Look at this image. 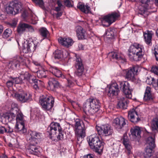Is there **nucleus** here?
Here are the masks:
<instances>
[{"label":"nucleus","instance_id":"nucleus-19","mask_svg":"<svg viewBox=\"0 0 158 158\" xmlns=\"http://www.w3.org/2000/svg\"><path fill=\"white\" fill-rule=\"evenodd\" d=\"M119 91L118 85L116 83H113L110 86L107 95L110 97L116 95L118 94V92Z\"/></svg>","mask_w":158,"mask_h":158},{"label":"nucleus","instance_id":"nucleus-24","mask_svg":"<svg viewBox=\"0 0 158 158\" xmlns=\"http://www.w3.org/2000/svg\"><path fill=\"white\" fill-rule=\"evenodd\" d=\"M123 144L124 145L125 148L127 149V153L130 154L131 153L130 151L131 147L129 143V141L128 138L127 134H124L123 137L122 139Z\"/></svg>","mask_w":158,"mask_h":158},{"label":"nucleus","instance_id":"nucleus-54","mask_svg":"<svg viewBox=\"0 0 158 158\" xmlns=\"http://www.w3.org/2000/svg\"><path fill=\"white\" fill-rule=\"evenodd\" d=\"M17 23V21L15 20H13L9 24L11 27H16Z\"/></svg>","mask_w":158,"mask_h":158},{"label":"nucleus","instance_id":"nucleus-48","mask_svg":"<svg viewBox=\"0 0 158 158\" xmlns=\"http://www.w3.org/2000/svg\"><path fill=\"white\" fill-rule=\"evenodd\" d=\"M144 100L146 101H151L153 100L152 96L151 94H144Z\"/></svg>","mask_w":158,"mask_h":158},{"label":"nucleus","instance_id":"nucleus-8","mask_svg":"<svg viewBox=\"0 0 158 158\" xmlns=\"http://www.w3.org/2000/svg\"><path fill=\"white\" fill-rule=\"evenodd\" d=\"M41 104L45 110H49L53 106L54 99L52 97L48 96L41 100Z\"/></svg>","mask_w":158,"mask_h":158},{"label":"nucleus","instance_id":"nucleus-62","mask_svg":"<svg viewBox=\"0 0 158 158\" xmlns=\"http://www.w3.org/2000/svg\"><path fill=\"white\" fill-rule=\"evenodd\" d=\"M154 54H158V46H156L154 49Z\"/></svg>","mask_w":158,"mask_h":158},{"label":"nucleus","instance_id":"nucleus-51","mask_svg":"<svg viewBox=\"0 0 158 158\" xmlns=\"http://www.w3.org/2000/svg\"><path fill=\"white\" fill-rule=\"evenodd\" d=\"M153 87L155 89L157 90L158 89V78L156 80L154 79V81H153V82L151 84Z\"/></svg>","mask_w":158,"mask_h":158},{"label":"nucleus","instance_id":"nucleus-10","mask_svg":"<svg viewBox=\"0 0 158 158\" xmlns=\"http://www.w3.org/2000/svg\"><path fill=\"white\" fill-rule=\"evenodd\" d=\"M121 89L123 90V93L127 98H131L132 90L130 89L129 84L127 82H119Z\"/></svg>","mask_w":158,"mask_h":158},{"label":"nucleus","instance_id":"nucleus-57","mask_svg":"<svg viewBox=\"0 0 158 158\" xmlns=\"http://www.w3.org/2000/svg\"><path fill=\"white\" fill-rule=\"evenodd\" d=\"M81 158H94V155L91 154H88L86 155L81 157Z\"/></svg>","mask_w":158,"mask_h":158},{"label":"nucleus","instance_id":"nucleus-13","mask_svg":"<svg viewBox=\"0 0 158 158\" xmlns=\"http://www.w3.org/2000/svg\"><path fill=\"white\" fill-rule=\"evenodd\" d=\"M76 58L75 67L77 70L75 73L77 76L80 77L84 74V68L81 58Z\"/></svg>","mask_w":158,"mask_h":158},{"label":"nucleus","instance_id":"nucleus-28","mask_svg":"<svg viewBox=\"0 0 158 158\" xmlns=\"http://www.w3.org/2000/svg\"><path fill=\"white\" fill-rule=\"evenodd\" d=\"M40 35L43 37V39H48L50 36V34L47 29L45 27H41L39 29Z\"/></svg>","mask_w":158,"mask_h":158},{"label":"nucleus","instance_id":"nucleus-4","mask_svg":"<svg viewBox=\"0 0 158 158\" xmlns=\"http://www.w3.org/2000/svg\"><path fill=\"white\" fill-rule=\"evenodd\" d=\"M143 46L137 43L131 45L128 50V56L131 60L139 61L144 54Z\"/></svg>","mask_w":158,"mask_h":158},{"label":"nucleus","instance_id":"nucleus-44","mask_svg":"<svg viewBox=\"0 0 158 158\" xmlns=\"http://www.w3.org/2000/svg\"><path fill=\"white\" fill-rule=\"evenodd\" d=\"M54 54L55 59H59L63 57L62 52L60 50L56 51Z\"/></svg>","mask_w":158,"mask_h":158},{"label":"nucleus","instance_id":"nucleus-64","mask_svg":"<svg viewBox=\"0 0 158 158\" xmlns=\"http://www.w3.org/2000/svg\"><path fill=\"white\" fill-rule=\"evenodd\" d=\"M78 47L79 48V50H83L84 48H83V45L81 43H80L78 44Z\"/></svg>","mask_w":158,"mask_h":158},{"label":"nucleus","instance_id":"nucleus-45","mask_svg":"<svg viewBox=\"0 0 158 158\" xmlns=\"http://www.w3.org/2000/svg\"><path fill=\"white\" fill-rule=\"evenodd\" d=\"M75 129H79V127H80L82 128H84L83 123V122L79 120H77L75 124Z\"/></svg>","mask_w":158,"mask_h":158},{"label":"nucleus","instance_id":"nucleus-60","mask_svg":"<svg viewBox=\"0 0 158 158\" xmlns=\"http://www.w3.org/2000/svg\"><path fill=\"white\" fill-rule=\"evenodd\" d=\"M27 27H26V28L28 29L29 31L31 32H33L34 31V29L31 26L27 24Z\"/></svg>","mask_w":158,"mask_h":158},{"label":"nucleus","instance_id":"nucleus-30","mask_svg":"<svg viewBox=\"0 0 158 158\" xmlns=\"http://www.w3.org/2000/svg\"><path fill=\"white\" fill-rule=\"evenodd\" d=\"M31 82V83L33 84L34 88L36 90L39 89L43 84V83L41 81L36 79L35 77Z\"/></svg>","mask_w":158,"mask_h":158},{"label":"nucleus","instance_id":"nucleus-47","mask_svg":"<svg viewBox=\"0 0 158 158\" xmlns=\"http://www.w3.org/2000/svg\"><path fill=\"white\" fill-rule=\"evenodd\" d=\"M37 76L38 77L41 78L46 77L45 72L43 70H40L37 72Z\"/></svg>","mask_w":158,"mask_h":158},{"label":"nucleus","instance_id":"nucleus-3","mask_svg":"<svg viewBox=\"0 0 158 158\" xmlns=\"http://www.w3.org/2000/svg\"><path fill=\"white\" fill-rule=\"evenodd\" d=\"M47 130L50 135V137L52 140L55 139L56 137L58 140H62L64 138L65 133L62 130L60 124L58 123H52L48 127Z\"/></svg>","mask_w":158,"mask_h":158},{"label":"nucleus","instance_id":"nucleus-29","mask_svg":"<svg viewBox=\"0 0 158 158\" xmlns=\"http://www.w3.org/2000/svg\"><path fill=\"white\" fill-rule=\"evenodd\" d=\"M154 148H152L149 146H147L143 153V156L145 158H149L152 155L153 152V149Z\"/></svg>","mask_w":158,"mask_h":158},{"label":"nucleus","instance_id":"nucleus-58","mask_svg":"<svg viewBox=\"0 0 158 158\" xmlns=\"http://www.w3.org/2000/svg\"><path fill=\"white\" fill-rule=\"evenodd\" d=\"M144 94H151V88L149 86H147Z\"/></svg>","mask_w":158,"mask_h":158},{"label":"nucleus","instance_id":"nucleus-37","mask_svg":"<svg viewBox=\"0 0 158 158\" xmlns=\"http://www.w3.org/2000/svg\"><path fill=\"white\" fill-rule=\"evenodd\" d=\"M16 120L17 123L24 122L23 115L20 110L16 113Z\"/></svg>","mask_w":158,"mask_h":158},{"label":"nucleus","instance_id":"nucleus-63","mask_svg":"<svg viewBox=\"0 0 158 158\" xmlns=\"http://www.w3.org/2000/svg\"><path fill=\"white\" fill-rule=\"evenodd\" d=\"M68 84L67 86L69 87H70L73 85V82L70 80H68Z\"/></svg>","mask_w":158,"mask_h":158},{"label":"nucleus","instance_id":"nucleus-41","mask_svg":"<svg viewBox=\"0 0 158 158\" xmlns=\"http://www.w3.org/2000/svg\"><path fill=\"white\" fill-rule=\"evenodd\" d=\"M15 112H12L7 114L5 116V119L8 120L9 121H11L15 118Z\"/></svg>","mask_w":158,"mask_h":158},{"label":"nucleus","instance_id":"nucleus-12","mask_svg":"<svg viewBox=\"0 0 158 158\" xmlns=\"http://www.w3.org/2000/svg\"><path fill=\"white\" fill-rule=\"evenodd\" d=\"M15 96L17 100L22 103L29 102L32 100V95L29 93L23 92L16 94Z\"/></svg>","mask_w":158,"mask_h":158},{"label":"nucleus","instance_id":"nucleus-35","mask_svg":"<svg viewBox=\"0 0 158 158\" xmlns=\"http://www.w3.org/2000/svg\"><path fill=\"white\" fill-rule=\"evenodd\" d=\"M32 44L28 43H24L23 44V52L27 53L31 51Z\"/></svg>","mask_w":158,"mask_h":158},{"label":"nucleus","instance_id":"nucleus-5","mask_svg":"<svg viewBox=\"0 0 158 158\" xmlns=\"http://www.w3.org/2000/svg\"><path fill=\"white\" fill-rule=\"evenodd\" d=\"M87 139L91 148L100 154L99 151L102 150L100 148L102 144L99 137L95 135H92Z\"/></svg>","mask_w":158,"mask_h":158},{"label":"nucleus","instance_id":"nucleus-21","mask_svg":"<svg viewBox=\"0 0 158 158\" xmlns=\"http://www.w3.org/2000/svg\"><path fill=\"white\" fill-rule=\"evenodd\" d=\"M49 87L50 90L55 91L59 87V82L53 78L49 79L48 82Z\"/></svg>","mask_w":158,"mask_h":158},{"label":"nucleus","instance_id":"nucleus-40","mask_svg":"<svg viewBox=\"0 0 158 158\" xmlns=\"http://www.w3.org/2000/svg\"><path fill=\"white\" fill-rule=\"evenodd\" d=\"M114 29L110 28L106 31V34L107 36V37L109 38H112L114 36Z\"/></svg>","mask_w":158,"mask_h":158},{"label":"nucleus","instance_id":"nucleus-15","mask_svg":"<svg viewBox=\"0 0 158 158\" xmlns=\"http://www.w3.org/2000/svg\"><path fill=\"white\" fill-rule=\"evenodd\" d=\"M128 117L130 121L134 123H137L140 120L139 116L134 109L131 110L129 111Z\"/></svg>","mask_w":158,"mask_h":158},{"label":"nucleus","instance_id":"nucleus-14","mask_svg":"<svg viewBox=\"0 0 158 158\" xmlns=\"http://www.w3.org/2000/svg\"><path fill=\"white\" fill-rule=\"evenodd\" d=\"M130 132L131 138L133 140L138 141L141 137V130L140 128L138 126L133 127L130 130Z\"/></svg>","mask_w":158,"mask_h":158},{"label":"nucleus","instance_id":"nucleus-49","mask_svg":"<svg viewBox=\"0 0 158 158\" xmlns=\"http://www.w3.org/2000/svg\"><path fill=\"white\" fill-rule=\"evenodd\" d=\"M85 31L83 30L81 32H80L79 34L77 35L78 39H85Z\"/></svg>","mask_w":158,"mask_h":158},{"label":"nucleus","instance_id":"nucleus-18","mask_svg":"<svg viewBox=\"0 0 158 158\" xmlns=\"http://www.w3.org/2000/svg\"><path fill=\"white\" fill-rule=\"evenodd\" d=\"M75 134L78 141H81L83 138L85 136V129L84 128H81L80 127L79 129H75Z\"/></svg>","mask_w":158,"mask_h":158},{"label":"nucleus","instance_id":"nucleus-53","mask_svg":"<svg viewBox=\"0 0 158 158\" xmlns=\"http://www.w3.org/2000/svg\"><path fill=\"white\" fill-rule=\"evenodd\" d=\"M64 5L68 7H72V5L70 0H64Z\"/></svg>","mask_w":158,"mask_h":158},{"label":"nucleus","instance_id":"nucleus-22","mask_svg":"<svg viewBox=\"0 0 158 158\" xmlns=\"http://www.w3.org/2000/svg\"><path fill=\"white\" fill-rule=\"evenodd\" d=\"M48 71L57 77H64V76L62 74L61 71L56 67L51 66L48 69Z\"/></svg>","mask_w":158,"mask_h":158},{"label":"nucleus","instance_id":"nucleus-38","mask_svg":"<svg viewBox=\"0 0 158 158\" xmlns=\"http://www.w3.org/2000/svg\"><path fill=\"white\" fill-rule=\"evenodd\" d=\"M20 74L22 75H23L24 79L27 80L30 83L32 82V81L34 77L32 76L28 72H25L24 73H21Z\"/></svg>","mask_w":158,"mask_h":158},{"label":"nucleus","instance_id":"nucleus-17","mask_svg":"<svg viewBox=\"0 0 158 158\" xmlns=\"http://www.w3.org/2000/svg\"><path fill=\"white\" fill-rule=\"evenodd\" d=\"M126 121H127L122 117L117 118L114 119L113 124L116 129L118 130H120L122 129L126 124Z\"/></svg>","mask_w":158,"mask_h":158},{"label":"nucleus","instance_id":"nucleus-23","mask_svg":"<svg viewBox=\"0 0 158 158\" xmlns=\"http://www.w3.org/2000/svg\"><path fill=\"white\" fill-rule=\"evenodd\" d=\"M118 99L119 100L118 103V106L121 108L126 109L128 103V100L124 97H118Z\"/></svg>","mask_w":158,"mask_h":158},{"label":"nucleus","instance_id":"nucleus-11","mask_svg":"<svg viewBox=\"0 0 158 158\" xmlns=\"http://www.w3.org/2000/svg\"><path fill=\"white\" fill-rule=\"evenodd\" d=\"M119 15V14L118 13L113 12L105 16L103 18L102 23H103L106 22L108 23V24L107 25H106L103 24V25L104 26L106 27L110 26L112 23L116 21Z\"/></svg>","mask_w":158,"mask_h":158},{"label":"nucleus","instance_id":"nucleus-39","mask_svg":"<svg viewBox=\"0 0 158 158\" xmlns=\"http://www.w3.org/2000/svg\"><path fill=\"white\" fill-rule=\"evenodd\" d=\"M18 59L20 64L23 66H25L26 67L28 68L27 63L28 62V60L27 59L23 57H19Z\"/></svg>","mask_w":158,"mask_h":158},{"label":"nucleus","instance_id":"nucleus-42","mask_svg":"<svg viewBox=\"0 0 158 158\" xmlns=\"http://www.w3.org/2000/svg\"><path fill=\"white\" fill-rule=\"evenodd\" d=\"M35 4L38 5L43 9H44L45 7L44 5V2L43 0H32Z\"/></svg>","mask_w":158,"mask_h":158},{"label":"nucleus","instance_id":"nucleus-33","mask_svg":"<svg viewBox=\"0 0 158 158\" xmlns=\"http://www.w3.org/2000/svg\"><path fill=\"white\" fill-rule=\"evenodd\" d=\"M19 81V77L12 78L7 81L6 84L8 87H11L14 84H18L20 82Z\"/></svg>","mask_w":158,"mask_h":158},{"label":"nucleus","instance_id":"nucleus-34","mask_svg":"<svg viewBox=\"0 0 158 158\" xmlns=\"http://www.w3.org/2000/svg\"><path fill=\"white\" fill-rule=\"evenodd\" d=\"M146 143L148 144L147 146L151 147L152 148H155L156 146L155 143V139L154 137H149L146 140Z\"/></svg>","mask_w":158,"mask_h":158},{"label":"nucleus","instance_id":"nucleus-46","mask_svg":"<svg viewBox=\"0 0 158 158\" xmlns=\"http://www.w3.org/2000/svg\"><path fill=\"white\" fill-rule=\"evenodd\" d=\"M11 109L12 111L15 113L20 110L18 108V105L14 102H13L11 104Z\"/></svg>","mask_w":158,"mask_h":158},{"label":"nucleus","instance_id":"nucleus-20","mask_svg":"<svg viewBox=\"0 0 158 158\" xmlns=\"http://www.w3.org/2000/svg\"><path fill=\"white\" fill-rule=\"evenodd\" d=\"M58 41L61 44L67 48L71 46L73 43V40L69 38L60 37Z\"/></svg>","mask_w":158,"mask_h":158},{"label":"nucleus","instance_id":"nucleus-59","mask_svg":"<svg viewBox=\"0 0 158 158\" xmlns=\"http://www.w3.org/2000/svg\"><path fill=\"white\" fill-rule=\"evenodd\" d=\"M6 128L3 127H0V134H3L4 132L6 133Z\"/></svg>","mask_w":158,"mask_h":158},{"label":"nucleus","instance_id":"nucleus-27","mask_svg":"<svg viewBox=\"0 0 158 158\" xmlns=\"http://www.w3.org/2000/svg\"><path fill=\"white\" fill-rule=\"evenodd\" d=\"M20 66L19 61L18 58L11 61L8 64L7 67L10 70L15 69Z\"/></svg>","mask_w":158,"mask_h":158},{"label":"nucleus","instance_id":"nucleus-36","mask_svg":"<svg viewBox=\"0 0 158 158\" xmlns=\"http://www.w3.org/2000/svg\"><path fill=\"white\" fill-rule=\"evenodd\" d=\"M27 26V24L26 23H20L19 25L17 31L18 33L19 34H22L24 32Z\"/></svg>","mask_w":158,"mask_h":158},{"label":"nucleus","instance_id":"nucleus-26","mask_svg":"<svg viewBox=\"0 0 158 158\" xmlns=\"http://www.w3.org/2000/svg\"><path fill=\"white\" fill-rule=\"evenodd\" d=\"M77 7L82 12L85 14H88L90 11V8L87 4L85 5L81 2H79L77 5Z\"/></svg>","mask_w":158,"mask_h":158},{"label":"nucleus","instance_id":"nucleus-43","mask_svg":"<svg viewBox=\"0 0 158 158\" xmlns=\"http://www.w3.org/2000/svg\"><path fill=\"white\" fill-rule=\"evenodd\" d=\"M12 31L10 28L6 29L4 31L2 36L4 38H6L11 34Z\"/></svg>","mask_w":158,"mask_h":158},{"label":"nucleus","instance_id":"nucleus-9","mask_svg":"<svg viewBox=\"0 0 158 158\" xmlns=\"http://www.w3.org/2000/svg\"><path fill=\"white\" fill-rule=\"evenodd\" d=\"M138 71L137 68L133 67L130 69L123 70V75H124L125 77L129 80L134 81L135 80V75Z\"/></svg>","mask_w":158,"mask_h":158},{"label":"nucleus","instance_id":"nucleus-55","mask_svg":"<svg viewBox=\"0 0 158 158\" xmlns=\"http://www.w3.org/2000/svg\"><path fill=\"white\" fill-rule=\"evenodd\" d=\"M84 30L82 27L80 26H77L76 27V31L77 35L80 32H81L82 31Z\"/></svg>","mask_w":158,"mask_h":158},{"label":"nucleus","instance_id":"nucleus-6","mask_svg":"<svg viewBox=\"0 0 158 158\" xmlns=\"http://www.w3.org/2000/svg\"><path fill=\"white\" fill-rule=\"evenodd\" d=\"M22 7L20 3H17V1L12 2L7 4L5 10L8 14L15 15L19 12Z\"/></svg>","mask_w":158,"mask_h":158},{"label":"nucleus","instance_id":"nucleus-25","mask_svg":"<svg viewBox=\"0 0 158 158\" xmlns=\"http://www.w3.org/2000/svg\"><path fill=\"white\" fill-rule=\"evenodd\" d=\"M153 33L152 31H146L143 32L144 39L145 42L148 44L151 43Z\"/></svg>","mask_w":158,"mask_h":158},{"label":"nucleus","instance_id":"nucleus-52","mask_svg":"<svg viewBox=\"0 0 158 158\" xmlns=\"http://www.w3.org/2000/svg\"><path fill=\"white\" fill-rule=\"evenodd\" d=\"M155 78L151 76L147 77L146 82V83L149 85H151L153 81H154Z\"/></svg>","mask_w":158,"mask_h":158},{"label":"nucleus","instance_id":"nucleus-31","mask_svg":"<svg viewBox=\"0 0 158 158\" xmlns=\"http://www.w3.org/2000/svg\"><path fill=\"white\" fill-rule=\"evenodd\" d=\"M15 130L16 131H21L23 133L25 132L26 129L25 128L24 122L17 123Z\"/></svg>","mask_w":158,"mask_h":158},{"label":"nucleus","instance_id":"nucleus-56","mask_svg":"<svg viewBox=\"0 0 158 158\" xmlns=\"http://www.w3.org/2000/svg\"><path fill=\"white\" fill-rule=\"evenodd\" d=\"M6 133H10L13 132V129L10 126H8V127L6 128Z\"/></svg>","mask_w":158,"mask_h":158},{"label":"nucleus","instance_id":"nucleus-1","mask_svg":"<svg viewBox=\"0 0 158 158\" xmlns=\"http://www.w3.org/2000/svg\"><path fill=\"white\" fill-rule=\"evenodd\" d=\"M42 137L41 133L35 131H30L27 135V140L29 143L27 151L29 153L35 155H39L40 151L37 146L39 140Z\"/></svg>","mask_w":158,"mask_h":158},{"label":"nucleus","instance_id":"nucleus-16","mask_svg":"<svg viewBox=\"0 0 158 158\" xmlns=\"http://www.w3.org/2000/svg\"><path fill=\"white\" fill-rule=\"evenodd\" d=\"M108 56L111 60H116L122 63L126 62V59L124 56L116 52H111L109 53L108 54Z\"/></svg>","mask_w":158,"mask_h":158},{"label":"nucleus","instance_id":"nucleus-7","mask_svg":"<svg viewBox=\"0 0 158 158\" xmlns=\"http://www.w3.org/2000/svg\"><path fill=\"white\" fill-rule=\"evenodd\" d=\"M96 130L100 135L107 136L111 135L113 133V130L108 124L103 125L100 127L96 126Z\"/></svg>","mask_w":158,"mask_h":158},{"label":"nucleus","instance_id":"nucleus-50","mask_svg":"<svg viewBox=\"0 0 158 158\" xmlns=\"http://www.w3.org/2000/svg\"><path fill=\"white\" fill-rule=\"evenodd\" d=\"M151 71L154 74L158 76V65L153 66L151 68Z\"/></svg>","mask_w":158,"mask_h":158},{"label":"nucleus","instance_id":"nucleus-2","mask_svg":"<svg viewBox=\"0 0 158 158\" xmlns=\"http://www.w3.org/2000/svg\"><path fill=\"white\" fill-rule=\"evenodd\" d=\"M100 105L101 103L98 99L89 98L86 100L84 104V111L86 114L93 115L99 110Z\"/></svg>","mask_w":158,"mask_h":158},{"label":"nucleus","instance_id":"nucleus-61","mask_svg":"<svg viewBox=\"0 0 158 158\" xmlns=\"http://www.w3.org/2000/svg\"><path fill=\"white\" fill-rule=\"evenodd\" d=\"M27 13L26 11L23 12L22 14V16L24 19H26L27 17Z\"/></svg>","mask_w":158,"mask_h":158},{"label":"nucleus","instance_id":"nucleus-32","mask_svg":"<svg viewBox=\"0 0 158 158\" xmlns=\"http://www.w3.org/2000/svg\"><path fill=\"white\" fill-rule=\"evenodd\" d=\"M151 127L152 131L158 132V118H154L152 121Z\"/></svg>","mask_w":158,"mask_h":158}]
</instances>
